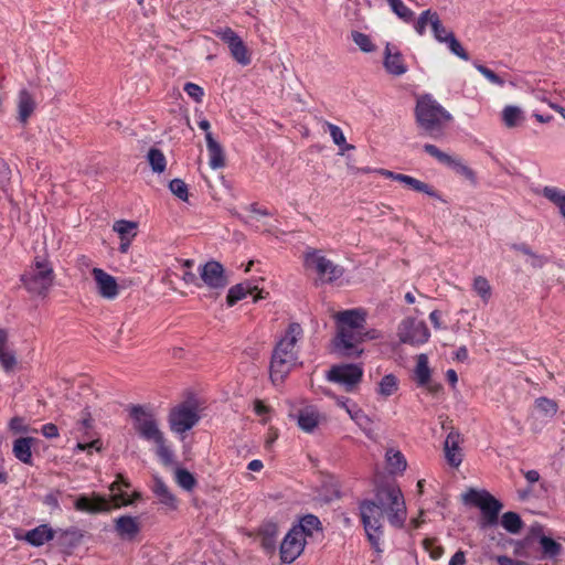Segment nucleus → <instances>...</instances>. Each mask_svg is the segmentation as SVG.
Here are the masks:
<instances>
[{"mask_svg": "<svg viewBox=\"0 0 565 565\" xmlns=\"http://www.w3.org/2000/svg\"><path fill=\"white\" fill-rule=\"evenodd\" d=\"M361 519L372 547L381 552L384 514L392 525L401 527L406 520V507L401 489L386 484L377 489L375 500L360 504Z\"/></svg>", "mask_w": 565, "mask_h": 565, "instance_id": "1", "label": "nucleus"}, {"mask_svg": "<svg viewBox=\"0 0 565 565\" xmlns=\"http://www.w3.org/2000/svg\"><path fill=\"white\" fill-rule=\"evenodd\" d=\"M303 330L297 322L288 326L284 337L274 348L270 365L269 379L277 386L284 383L292 367L298 362L297 343L302 339Z\"/></svg>", "mask_w": 565, "mask_h": 565, "instance_id": "2", "label": "nucleus"}, {"mask_svg": "<svg viewBox=\"0 0 565 565\" xmlns=\"http://www.w3.org/2000/svg\"><path fill=\"white\" fill-rule=\"evenodd\" d=\"M337 338L334 341L335 349L345 356H358L362 350L358 349V344L364 339L365 313L359 309H350L338 312Z\"/></svg>", "mask_w": 565, "mask_h": 565, "instance_id": "3", "label": "nucleus"}, {"mask_svg": "<svg viewBox=\"0 0 565 565\" xmlns=\"http://www.w3.org/2000/svg\"><path fill=\"white\" fill-rule=\"evenodd\" d=\"M415 117L424 135L434 139L441 138L446 127L452 120L451 114L429 94L417 98Z\"/></svg>", "mask_w": 565, "mask_h": 565, "instance_id": "4", "label": "nucleus"}, {"mask_svg": "<svg viewBox=\"0 0 565 565\" xmlns=\"http://www.w3.org/2000/svg\"><path fill=\"white\" fill-rule=\"evenodd\" d=\"M55 274L51 263L36 257L30 268L21 276L24 288L36 296L45 297L53 286Z\"/></svg>", "mask_w": 565, "mask_h": 565, "instance_id": "5", "label": "nucleus"}, {"mask_svg": "<svg viewBox=\"0 0 565 565\" xmlns=\"http://www.w3.org/2000/svg\"><path fill=\"white\" fill-rule=\"evenodd\" d=\"M129 415L132 419L134 429L141 439L154 443L161 440V437L164 436L151 407L132 405L129 407Z\"/></svg>", "mask_w": 565, "mask_h": 565, "instance_id": "6", "label": "nucleus"}, {"mask_svg": "<svg viewBox=\"0 0 565 565\" xmlns=\"http://www.w3.org/2000/svg\"><path fill=\"white\" fill-rule=\"evenodd\" d=\"M462 499L465 503L476 505L481 510L482 519L480 526L482 529L497 524L502 503L488 491L469 489L462 495Z\"/></svg>", "mask_w": 565, "mask_h": 565, "instance_id": "7", "label": "nucleus"}, {"mask_svg": "<svg viewBox=\"0 0 565 565\" xmlns=\"http://www.w3.org/2000/svg\"><path fill=\"white\" fill-rule=\"evenodd\" d=\"M200 420L196 406L181 403L173 407L168 416L170 429L175 434H184L192 429Z\"/></svg>", "mask_w": 565, "mask_h": 565, "instance_id": "8", "label": "nucleus"}, {"mask_svg": "<svg viewBox=\"0 0 565 565\" xmlns=\"http://www.w3.org/2000/svg\"><path fill=\"white\" fill-rule=\"evenodd\" d=\"M303 264L307 268L315 269L321 279L329 282L340 278L343 273L341 267L313 248H307L305 252Z\"/></svg>", "mask_w": 565, "mask_h": 565, "instance_id": "9", "label": "nucleus"}, {"mask_svg": "<svg viewBox=\"0 0 565 565\" xmlns=\"http://www.w3.org/2000/svg\"><path fill=\"white\" fill-rule=\"evenodd\" d=\"M215 36L227 44L232 57L241 65L250 64L252 57L248 47L241 36L231 28H218L213 31Z\"/></svg>", "mask_w": 565, "mask_h": 565, "instance_id": "10", "label": "nucleus"}, {"mask_svg": "<svg viewBox=\"0 0 565 565\" xmlns=\"http://www.w3.org/2000/svg\"><path fill=\"white\" fill-rule=\"evenodd\" d=\"M397 335L402 343L420 345L428 341L430 332L424 321L406 318L399 323Z\"/></svg>", "mask_w": 565, "mask_h": 565, "instance_id": "11", "label": "nucleus"}, {"mask_svg": "<svg viewBox=\"0 0 565 565\" xmlns=\"http://www.w3.org/2000/svg\"><path fill=\"white\" fill-rule=\"evenodd\" d=\"M362 376L363 369L358 364L334 365L327 374L330 382L342 385L347 392H352L361 382Z\"/></svg>", "mask_w": 565, "mask_h": 565, "instance_id": "12", "label": "nucleus"}, {"mask_svg": "<svg viewBox=\"0 0 565 565\" xmlns=\"http://www.w3.org/2000/svg\"><path fill=\"white\" fill-rule=\"evenodd\" d=\"M200 277L209 288L215 290H222L228 284L223 265L215 260L207 262L200 268Z\"/></svg>", "mask_w": 565, "mask_h": 565, "instance_id": "13", "label": "nucleus"}, {"mask_svg": "<svg viewBox=\"0 0 565 565\" xmlns=\"http://www.w3.org/2000/svg\"><path fill=\"white\" fill-rule=\"evenodd\" d=\"M307 541L290 529L280 544V559L282 563H292L303 551Z\"/></svg>", "mask_w": 565, "mask_h": 565, "instance_id": "14", "label": "nucleus"}, {"mask_svg": "<svg viewBox=\"0 0 565 565\" xmlns=\"http://www.w3.org/2000/svg\"><path fill=\"white\" fill-rule=\"evenodd\" d=\"M92 275L94 277L97 292L105 299L113 300L119 294V287L114 276L109 275L102 268H93Z\"/></svg>", "mask_w": 565, "mask_h": 565, "instance_id": "15", "label": "nucleus"}, {"mask_svg": "<svg viewBox=\"0 0 565 565\" xmlns=\"http://www.w3.org/2000/svg\"><path fill=\"white\" fill-rule=\"evenodd\" d=\"M383 65L386 72L393 76H402L408 71L399 50L390 43L385 46Z\"/></svg>", "mask_w": 565, "mask_h": 565, "instance_id": "16", "label": "nucleus"}, {"mask_svg": "<svg viewBox=\"0 0 565 565\" xmlns=\"http://www.w3.org/2000/svg\"><path fill=\"white\" fill-rule=\"evenodd\" d=\"M0 365L6 373H13L18 366V359L9 342V333L0 328Z\"/></svg>", "mask_w": 565, "mask_h": 565, "instance_id": "17", "label": "nucleus"}, {"mask_svg": "<svg viewBox=\"0 0 565 565\" xmlns=\"http://www.w3.org/2000/svg\"><path fill=\"white\" fill-rule=\"evenodd\" d=\"M114 529L119 539L134 541L140 532V524L135 516L121 515L115 519Z\"/></svg>", "mask_w": 565, "mask_h": 565, "instance_id": "18", "label": "nucleus"}, {"mask_svg": "<svg viewBox=\"0 0 565 565\" xmlns=\"http://www.w3.org/2000/svg\"><path fill=\"white\" fill-rule=\"evenodd\" d=\"M460 441L461 438L457 431H450L445 440L444 450L446 460L451 467L455 468L459 467L462 462V454L459 447Z\"/></svg>", "mask_w": 565, "mask_h": 565, "instance_id": "19", "label": "nucleus"}, {"mask_svg": "<svg viewBox=\"0 0 565 565\" xmlns=\"http://www.w3.org/2000/svg\"><path fill=\"white\" fill-rule=\"evenodd\" d=\"M531 535L539 539V543L543 553V557L554 558L562 552V545L550 536L543 534L541 525L531 529Z\"/></svg>", "mask_w": 565, "mask_h": 565, "instance_id": "20", "label": "nucleus"}, {"mask_svg": "<svg viewBox=\"0 0 565 565\" xmlns=\"http://www.w3.org/2000/svg\"><path fill=\"white\" fill-rule=\"evenodd\" d=\"M20 540H24L32 546L39 547L54 539V531L47 524H41L28 531Z\"/></svg>", "mask_w": 565, "mask_h": 565, "instance_id": "21", "label": "nucleus"}, {"mask_svg": "<svg viewBox=\"0 0 565 565\" xmlns=\"http://www.w3.org/2000/svg\"><path fill=\"white\" fill-rule=\"evenodd\" d=\"M17 107L18 120L24 126L35 109L34 98L26 89L19 92Z\"/></svg>", "mask_w": 565, "mask_h": 565, "instance_id": "22", "label": "nucleus"}, {"mask_svg": "<svg viewBox=\"0 0 565 565\" xmlns=\"http://www.w3.org/2000/svg\"><path fill=\"white\" fill-rule=\"evenodd\" d=\"M205 141L210 156V167L214 170L223 168L225 166V158L222 146L214 139L212 132L205 135Z\"/></svg>", "mask_w": 565, "mask_h": 565, "instance_id": "23", "label": "nucleus"}, {"mask_svg": "<svg viewBox=\"0 0 565 565\" xmlns=\"http://www.w3.org/2000/svg\"><path fill=\"white\" fill-rule=\"evenodd\" d=\"M321 415L313 406H308L301 411L297 416L298 426L306 433H311L319 425Z\"/></svg>", "mask_w": 565, "mask_h": 565, "instance_id": "24", "label": "nucleus"}, {"mask_svg": "<svg viewBox=\"0 0 565 565\" xmlns=\"http://www.w3.org/2000/svg\"><path fill=\"white\" fill-rule=\"evenodd\" d=\"M75 508L79 511L90 513L108 512L110 510L109 503L105 498L97 497L93 501L86 495H79L75 501Z\"/></svg>", "mask_w": 565, "mask_h": 565, "instance_id": "25", "label": "nucleus"}, {"mask_svg": "<svg viewBox=\"0 0 565 565\" xmlns=\"http://www.w3.org/2000/svg\"><path fill=\"white\" fill-rule=\"evenodd\" d=\"M350 418L371 438L373 435V419L358 405L352 404L348 409Z\"/></svg>", "mask_w": 565, "mask_h": 565, "instance_id": "26", "label": "nucleus"}, {"mask_svg": "<svg viewBox=\"0 0 565 565\" xmlns=\"http://www.w3.org/2000/svg\"><path fill=\"white\" fill-rule=\"evenodd\" d=\"M396 181L403 183L405 186H407L416 192H422V193L427 194L428 196L441 200L440 195L438 194V192L436 190H434L433 186H430L429 184H427L414 177L399 173V175L396 177Z\"/></svg>", "mask_w": 565, "mask_h": 565, "instance_id": "27", "label": "nucleus"}, {"mask_svg": "<svg viewBox=\"0 0 565 565\" xmlns=\"http://www.w3.org/2000/svg\"><path fill=\"white\" fill-rule=\"evenodd\" d=\"M121 486L125 488L130 487V483L121 476L110 486V490L114 492L113 500L117 507L131 504L136 499L140 498V493L135 492L132 499H129L128 494L121 490Z\"/></svg>", "mask_w": 565, "mask_h": 565, "instance_id": "28", "label": "nucleus"}, {"mask_svg": "<svg viewBox=\"0 0 565 565\" xmlns=\"http://www.w3.org/2000/svg\"><path fill=\"white\" fill-rule=\"evenodd\" d=\"M292 530L297 531V533L306 540L321 531V522L316 515L307 514L299 521V524L292 527Z\"/></svg>", "mask_w": 565, "mask_h": 565, "instance_id": "29", "label": "nucleus"}, {"mask_svg": "<svg viewBox=\"0 0 565 565\" xmlns=\"http://www.w3.org/2000/svg\"><path fill=\"white\" fill-rule=\"evenodd\" d=\"M153 493L159 499L160 503L169 508L170 510H175L178 507V501L174 494L170 491L168 486L159 478L154 479V484L152 488Z\"/></svg>", "mask_w": 565, "mask_h": 565, "instance_id": "30", "label": "nucleus"}, {"mask_svg": "<svg viewBox=\"0 0 565 565\" xmlns=\"http://www.w3.org/2000/svg\"><path fill=\"white\" fill-rule=\"evenodd\" d=\"M501 119L507 128H515L523 124V121L525 120V116L521 107L514 105H507L502 109Z\"/></svg>", "mask_w": 565, "mask_h": 565, "instance_id": "31", "label": "nucleus"}, {"mask_svg": "<svg viewBox=\"0 0 565 565\" xmlns=\"http://www.w3.org/2000/svg\"><path fill=\"white\" fill-rule=\"evenodd\" d=\"M542 195L553 203L565 220V190L557 186L546 185L542 189Z\"/></svg>", "mask_w": 565, "mask_h": 565, "instance_id": "32", "label": "nucleus"}, {"mask_svg": "<svg viewBox=\"0 0 565 565\" xmlns=\"http://www.w3.org/2000/svg\"><path fill=\"white\" fill-rule=\"evenodd\" d=\"M542 195L553 203L565 220V190L557 186L546 185L542 189Z\"/></svg>", "mask_w": 565, "mask_h": 565, "instance_id": "33", "label": "nucleus"}, {"mask_svg": "<svg viewBox=\"0 0 565 565\" xmlns=\"http://www.w3.org/2000/svg\"><path fill=\"white\" fill-rule=\"evenodd\" d=\"M33 438L31 437H21L14 440L13 443V455L17 459L22 461L23 463H31L32 460V444Z\"/></svg>", "mask_w": 565, "mask_h": 565, "instance_id": "34", "label": "nucleus"}, {"mask_svg": "<svg viewBox=\"0 0 565 565\" xmlns=\"http://www.w3.org/2000/svg\"><path fill=\"white\" fill-rule=\"evenodd\" d=\"M431 371L428 363V356L424 353L417 356L416 366L414 370L415 381L418 386L428 384L430 380Z\"/></svg>", "mask_w": 565, "mask_h": 565, "instance_id": "35", "label": "nucleus"}, {"mask_svg": "<svg viewBox=\"0 0 565 565\" xmlns=\"http://www.w3.org/2000/svg\"><path fill=\"white\" fill-rule=\"evenodd\" d=\"M255 289L256 287L252 286L250 282H241L231 287L226 296L227 306H234L237 301L250 295Z\"/></svg>", "mask_w": 565, "mask_h": 565, "instance_id": "36", "label": "nucleus"}, {"mask_svg": "<svg viewBox=\"0 0 565 565\" xmlns=\"http://www.w3.org/2000/svg\"><path fill=\"white\" fill-rule=\"evenodd\" d=\"M385 458L392 473L403 472L407 467L406 459L399 450L388 449Z\"/></svg>", "mask_w": 565, "mask_h": 565, "instance_id": "37", "label": "nucleus"}, {"mask_svg": "<svg viewBox=\"0 0 565 565\" xmlns=\"http://www.w3.org/2000/svg\"><path fill=\"white\" fill-rule=\"evenodd\" d=\"M398 390V379L394 374L384 375L379 382L376 392L382 397H390Z\"/></svg>", "mask_w": 565, "mask_h": 565, "instance_id": "38", "label": "nucleus"}, {"mask_svg": "<svg viewBox=\"0 0 565 565\" xmlns=\"http://www.w3.org/2000/svg\"><path fill=\"white\" fill-rule=\"evenodd\" d=\"M473 291L481 298L482 302L487 305L492 296V288L489 280L483 276H477L472 282Z\"/></svg>", "mask_w": 565, "mask_h": 565, "instance_id": "39", "label": "nucleus"}, {"mask_svg": "<svg viewBox=\"0 0 565 565\" xmlns=\"http://www.w3.org/2000/svg\"><path fill=\"white\" fill-rule=\"evenodd\" d=\"M351 40L363 53H373L376 51V45L366 33L354 30L351 32Z\"/></svg>", "mask_w": 565, "mask_h": 565, "instance_id": "40", "label": "nucleus"}, {"mask_svg": "<svg viewBox=\"0 0 565 565\" xmlns=\"http://www.w3.org/2000/svg\"><path fill=\"white\" fill-rule=\"evenodd\" d=\"M501 525L511 534H518L523 527V521L515 512H505L501 518Z\"/></svg>", "mask_w": 565, "mask_h": 565, "instance_id": "41", "label": "nucleus"}, {"mask_svg": "<svg viewBox=\"0 0 565 565\" xmlns=\"http://www.w3.org/2000/svg\"><path fill=\"white\" fill-rule=\"evenodd\" d=\"M148 162L156 173L164 172L167 168V160L163 152L158 148H151L147 154Z\"/></svg>", "mask_w": 565, "mask_h": 565, "instance_id": "42", "label": "nucleus"}, {"mask_svg": "<svg viewBox=\"0 0 565 565\" xmlns=\"http://www.w3.org/2000/svg\"><path fill=\"white\" fill-rule=\"evenodd\" d=\"M534 404L537 412L547 418H553L558 411L557 403L547 397H539L535 399Z\"/></svg>", "mask_w": 565, "mask_h": 565, "instance_id": "43", "label": "nucleus"}, {"mask_svg": "<svg viewBox=\"0 0 565 565\" xmlns=\"http://www.w3.org/2000/svg\"><path fill=\"white\" fill-rule=\"evenodd\" d=\"M138 224L134 221L120 220L115 222L114 231L117 232L121 241L126 238H135L137 235Z\"/></svg>", "mask_w": 565, "mask_h": 565, "instance_id": "44", "label": "nucleus"}, {"mask_svg": "<svg viewBox=\"0 0 565 565\" xmlns=\"http://www.w3.org/2000/svg\"><path fill=\"white\" fill-rule=\"evenodd\" d=\"M175 481L184 490L191 491L196 486V479L194 476L184 468L175 469Z\"/></svg>", "mask_w": 565, "mask_h": 565, "instance_id": "45", "label": "nucleus"}, {"mask_svg": "<svg viewBox=\"0 0 565 565\" xmlns=\"http://www.w3.org/2000/svg\"><path fill=\"white\" fill-rule=\"evenodd\" d=\"M391 10L404 22H411L414 12L402 0H386Z\"/></svg>", "mask_w": 565, "mask_h": 565, "instance_id": "46", "label": "nucleus"}, {"mask_svg": "<svg viewBox=\"0 0 565 565\" xmlns=\"http://www.w3.org/2000/svg\"><path fill=\"white\" fill-rule=\"evenodd\" d=\"M446 166L452 168L455 172L463 175L470 181H475L476 179L475 172L458 158L450 156V162H447Z\"/></svg>", "mask_w": 565, "mask_h": 565, "instance_id": "47", "label": "nucleus"}, {"mask_svg": "<svg viewBox=\"0 0 565 565\" xmlns=\"http://www.w3.org/2000/svg\"><path fill=\"white\" fill-rule=\"evenodd\" d=\"M170 191L181 201L186 202L189 199V190L185 182L181 179H173L169 183Z\"/></svg>", "mask_w": 565, "mask_h": 565, "instance_id": "48", "label": "nucleus"}, {"mask_svg": "<svg viewBox=\"0 0 565 565\" xmlns=\"http://www.w3.org/2000/svg\"><path fill=\"white\" fill-rule=\"evenodd\" d=\"M445 43L448 45V49L450 50V52L452 54H455L456 56H458L459 58H461L463 61L469 60L468 53L462 47L460 42L455 38L454 33H448V39Z\"/></svg>", "mask_w": 565, "mask_h": 565, "instance_id": "49", "label": "nucleus"}, {"mask_svg": "<svg viewBox=\"0 0 565 565\" xmlns=\"http://www.w3.org/2000/svg\"><path fill=\"white\" fill-rule=\"evenodd\" d=\"M157 447V455L161 459V461L166 465H169L173 461V451L166 444L164 436L161 437V440L153 443Z\"/></svg>", "mask_w": 565, "mask_h": 565, "instance_id": "50", "label": "nucleus"}, {"mask_svg": "<svg viewBox=\"0 0 565 565\" xmlns=\"http://www.w3.org/2000/svg\"><path fill=\"white\" fill-rule=\"evenodd\" d=\"M431 30L434 32L435 39L438 42L445 43L447 41L449 32H447L445 26L441 24V21H440L438 14L433 15Z\"/></svg>", "mask_w": 565, "mask_h": 565, "instance_id": "51", "label": "nucleus"}, {"mask_svg": "<svg viewBox=\"0 0 565 565\" xmlns=\"http://www.w3.org/2000/svg\"><path fill=\"white\" fill-rule=\"evenodd\" d=\"M437 14V12H434L431 10H425L420 13L419 18L415 22V30L419 35H423L426 31V26L429 23L431 25L433 15Z\"/></svg>", "mask_w": 565, "mask_h": 565, "instance_id": "52", "label": "nucleus"}, {"mask_svg": "<svg viewBox=\"0 0 565 565\" xmlns=\"http://www.w3.org/2000/svg\"><path fill=\"white\" fill-rule=\"evenodd\" d=\"M327 127H328V130L330 132V136H331L333 142L337 146H340V147L345 146V149L352 148V146L347 145L344 134L339 126L333 125L331 122H327Z\"/></svg>", "mask_w": 565, "mask_h": 565, "instance_id": "53", "label": "nucleus"}, {"mask_svg": "<svg viewBox=\"0 0 565 565\" xmlns=\"http://www.w3.org/2000/svg\"><path fill=\"white\" fill-rule=\"evenodd\" d=\"M475 67L491 84H494V85H498V86H503L504 85L505 82L499 75H497L492 70L488 68L487 66H484L482 64L475 63Z\"/></svg>", "mask_w": 565, "mask_h": 565, "instance_id": "54", "label": "nucleus"}, {"mask_svg": "<svg viewBox=\"0 0 565 565\" xmlns=\"http://www.w3.org/2000/svg\"><path fill=\"white\" fill-rule=\"evenodd\" d=\"M425 152L429 156L434 157L438 162L446 164L450 162V156L441 150H439L435 145L426 143L424 146Z\"/></svg>", "mask_w": 565, "mask_h": 565, "instance_id": "55", "label": "nucleus"}, {"mask_svg": "<svg viewBox=\"0 0 565 565\" xmlns=\"http://www.w3.org/2000/svg\"><path fill=\"white\" fill-rule=\"evenodd\" d=\"M184 92L193 98L196 103H201L204 96V90L201 86L194 83H186L183 87Z\"/></svg>", "mask_w": 565, "mask_h": 565, "instance_id": "56", "label": "nucleus"}, {"mask_svg": "<svg viewBox=\"0 0 565 565\" xmlns=\"http://www.w3.org/2000/svg\"><path fill=\"white\" fill-rule=\"evenodd\" d=\"M254 412L257 416L262 417L264 423H266L269 419L271 409L263 401L256 399L254 402Z\"/></svg>", "mask_w": 565, "mask_h": 565, "instance_id": "57", "label": "nucleus"}, {"mask_svg": "<svg viewBox=\"0 0 565 565\" xmlns=\"http://www.w3.org/2000/svg\"><path fill=\"white\" fill-rule=\"evenodd\" d=\"M11 179V169L4 159L0 158V184L2 189L9 184Z\"/></svg>", "mask_w": 565, "mask_h": 565, "instance_id": "58", "label": "nucleus"}, {"mask_svg": "<svg viewBox=\"0 0 565 565\" xmlns=\"http://www.w3.org/2000/svg\"><path fill=\"white\" fill-rule=\"evenodd\" d=\"M249 209H250V212L254 215L249 216V218L246 222L248 224H250V225H253L254 223L259 221L257 216H267V215H269L267 210L258 209L256 206V204H252Z\"/></svg>", "mask_w": 565, "mask_h": 565, "instance_id": "59", "label": "nucleus"}, {"mask_svg": "<svg viewBox=\"0 0 565 565\" xmlns=\"http://www.w3.org/2000/svg\"><path fill=\"white\" fill-rule=\"evenodd\" d=\"M546 258L542 255H539L534 252H532L529 256V264L534 267V268H541L544 266V264L546 263Z\"/></svg>", "mask_w": 565, "mask_h": 565, "instance_id": "60", "label": "nucleus"}, {"mask_svg": "<svg viewBox=\"0 0 565 565\" xmlns=\"http://www.w3.org/2000/svg\"><path fill=\"white\" fill-rule=\"evenodd\" d=\"M42 434L46 438H55L58 436V428L56 425L49 423L42 426Z\"/></svg>", "mask_w": 565, "mask_h": 565, "instance_id": "61", "label": "nucleus"}, {"mask_svg": "<svg viewBox=\"0 0 565 565\" xmlns=\"http://www.w3.org/2000/svg\"><path fill=\"white\" fill-rule=\"evenodd\" d=\"M495 559L499 565H529L525 562L511 558L507 555H499V556H497Z\"/></svg>", "mask_w": 565, "mask_h": 565, "instance_id": "62", "label": "nucleus"}, {"mask_svg": "<svg viewBox=\"0 0 565 565\" xmlns=\"http://www.w3.org/2000/svg\"><path fill=\"white\" fill-rule=\"evenodd\" d=\"M495 559L499 565H529L525 562L511 558L507 555H499V556H497Z\"/></svg>", "mask_w": 565, "mask_h": 565, "instance_id": "63", "label": "nucleus"}, {"mask_svg": "<svg viewBox=\"0 0 565 565\" xmlns=\"http://www.w3.org/2000/svg\"><path fill=\"white\" fill-rule=\"evenodd\" d=\"M495 559L499 565H529L525 562L511 558L507 555H499V556H497Z\"/></svg>", "mask_w": 565, "mask_h": 565, "instance_id": "64", "label": "nucleus"}]
</instances>
